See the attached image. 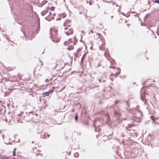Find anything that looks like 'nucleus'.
<instances>
[{
    "instance_id": "nucleus-47",
    "label": "nucleus",
    "mask_w": 159,
    "mask_h": 159,
    "mask_svg": "<svg viewBox=\"0 0 159 159\" xmlns=\"http://www.w3.org/2000/svg\"><path fill=\"white\" fill-rule=\"evenodd\" d=\"M81 0L83 1H86V2H87L89 1V0Z\"/></svg>"
},
{
    "instance_id": "nucleus-9",
    "label": "nucleus",
    "mask_w": 159,
    "mask_h": 159,
    "mask_svg": "<svg viewBox=\"0 0 159 159\" xmlns=\"http://www.w3.org/2000/svg\"><path fill=\"white\" fill-rule=\"evenodd\" d=\"M105 116L107 117L106 119V123L107 125L109 124V125L112 124V122L111 121V118L109 114L107 113L105 114Z\"/></svg>"
},
{
    "instance_id": "nucleus-16",
    "label": "nucleus",
    "mask_w": 159,
    "mask_h": 159,
    "mask_svg": "<svg viewBox=\"0 0 159 159\" xmlns=\"http://www.w3.org/2000/svg\"><path fill=\"white\" fill-rule=\"evenodd\" d=\"M94 130L95 132H99L101 130V129L99 128V126H98L96 128H95Z\"/></svg>"
},
{
    "instance_id": "nucleus-57",
    "label": "nucleus",
    "mask_w": 159,
    "mask_h": 159,
    "mask_svg": "<svg viewBox=\"0 0 159 159\" xmlns=\"http://www.w3.org/2000/svg\"><path fill=\"white\" fill-rule=\"evenodd\" d=\"M28 104H29V105L30 106H31V103H28Z\"/></svg>"
},
{
    "instance_id": "nucleus-63",
    "label": "nucleus",
    "mask_w": 159,
    "mask_h": 159,
    "mask_svg": "<svg viewBox=\"0 0 159 159\" xmlns=\"http://www.w3.org/2000/svg\"><path fill=\"white\" fill-rule=\"evenodd\" d=\"M32 143H34V141H32Z\"/></svg>"
},
{
    "instance_id": "nucleus-40",
    "label": "nucleus",
    "mask_w": 159,
    "mask_h": 159,
    "mask_svg": "<svg viewBox=\"0 0 159 159\" xmlns=\"http://www.w3.org/2000/svg\"><path fill=\"white\" fill-rule=\"evenodd\" d=\"M121 137H125V135L123 134H122L120 135Z\"/></svg>"
},
{
    "instance_id": "nucleus-46",
    "label": "nucleus",
    "mask_w": 159,
    "mask_h": 159,
    "mask_svg": "<svg viewBox=\"0 0 159 159\" xmlns=\"http://www.w3.org/2000/svg\"><path fill=\"white\" fill-rule=\"evenodd\" d=\"M22 117V118L23 119H24V118H25V116H21Z\"/></svg>"
},
{
    "instance_id": "nucleus-34",
    "label": "nucleus",
    "mask_w": 159,
    "mask_h": 159,
    "mask_svg": "<svg viewBox=\"0 0 159 159\" xmlns=\"http://www.w3.org/2000/svg\"><path fill=\"white\" fill-rule=\"evenodd\" d=\"M82 49V48H79L77 50V52H78L80 51Z\"/></svg>"
},
{
    "instance_id": "nucleus-38",
    "label": "nucleus",
    "mask_w": 159,
    "mask_h": 159,
    "mask_svg": "<svg viewBox=\"0 0 159 159\" xmlns=\"http://www.w3.org/2000/svg\"><path fill=\"white\" fill-rule=\"evenodd\" d=\"M23 113V112H22V111H21L20 113L18 115V116H20V115H22V113Z\"/></svg>"
},
{
    "instance_id": "nucleus-59",
    "label": "nucleus",
    "mask_w": 159,
    "mask_h": 159,
    "mask_svg": "<svg viewBox=\"0 0 159 159\" xmlns=\"http://www.w3.org/2000/svg\"><path fill=\"white\" fill-rule=\"evenodd\" d=\"M150 102L151 104V105H153V104H152V103H151V102Z\"/></svg>"
},
{
    "instance_id": "nucleus-64",
    "label": "nucleus",
    "mask_w": 159,
    "mask_h": 159,
    "mask_svg": "<svg viewBox=\"0 0 159 159\" xmlns=\"http://www.w3.org/2000/svg\"><path fill=\"white\" fill-rule=\"evenodd\" d=\"M2 100H0V102H2Z\"/></svg>"
},
{
    "instance_id": "nucleus-29",
    "label": "nucleus",
    "mask_w": 159,
    "mask_h": 159,
    "mask_svg": "<svg viewBox=\"0 0 159 159\" xmlns=\"http://www.w3.org/2000/svg\"><path fill=\"white\" fill-rule=\"evenodd\" d=\"M47 12L46 11H44L42 12V15H44L45 14L47 13Z\"/></svg>"
},
{
    "instance_id": "nucleus-4",
    "label": "nucleus",
    "mask_w": 159,
    "mask_h": 159,
    "mask_svg": "<svg viewBox=\"0 0 159 159\" xmlns=\"http://www.w3.org/2000/svg\"><path fill=\"white\" fill-rule=\"evenodd\" d=\"M33 112L31 111L30 112H28V114H26L25 116L26 119L25 120L26 122H30V121L31 120V119L33 118L34 114H33Z\"/></svg>"
},
{
    "instance_id": "nucleus-42",
    "label": "nucleus",
    "mask_w": 159,
    "mask_h": 159,
    "mask_svg": "<svg viewBox=\"0 0 159 159\" xmlns=\"http://www.w3.org/2000/svg\"><path fill=\"white\" fill-rule=\"evenodd\" d=\"M68 42H65L64 43V44L65 45H68L69 44V43H68Z\"/></svg>"
},
{
    "instance_id": "nucleus-11",
    "label": "nucleus",
    "mask_w": 159,
    "mask_h": 159,
    "mask_svg": "<svg viewBox=\"0 0 159 159\" xmlns=\"http://www.w3.org/2000/svg\"><path fill=\"white\" fill-rule=\"evenodd\" d=\"M74 41L73 42L72 41V39H69V41L72 44L68 48V49L69 50H72L74 48V46H73V45H75V43L77 42V40L76 39L75 37L74 38Z\"/></svg>"
},
{
    "instance_id": "nucleus-17",
    "label": "nucleus",
    "mask_w": 159,
    "mask_h": 159,
    "mask_svg": "<svg viewBox=\"0 0 159 159\" xmlns=\"http://www.w3.org/2000/svg\"><path fill=\"white\" fill-rule=\"evenodd\" d=\"M63 63L62 61H57L56 62V66H58L61 65L60 64H63Z\"/></svg>"
},
{
    "instance_id": "nucleus-21",
    "label": "nucleus",
    "mask_w": 159,
    "mask_h": 159,
    "mask_svg": "<svg viewBox=\"0 0 159 159\" xmlns=\"http://www.w3.org/2000/svg\"><path fill=\"white\" fill-rule=\"evenodd\" d=\"M79 154L77 152H75V153H74V157L76 158L78 157H79Z\"/></svg>"
},
{
    "instance_id": "nucleus-39",
    "label": "nucleus",
    "mask_w": 159,
    "mask_h": 159,
    "mask_svg": "<svg viewBox=\"0 0 159 159\" xmlns=\"http://www.w3.org/2000/svg\"><path fill=\"white\" fill-rule=\"evenodd\" d=\"M66 152V153L67 154H68L69 155H70L71 154V151H69L68 153H67V152Z\"/></svg>"
},
{
    "instance_id": "nucleus-15",
    "label": "nucleus",
    "mask_w": 159,
    "mask_h": 159,
    "mask_svg": "<svg viewBox=\"0 0 159 159\" xmlns=\"http://www.w3.org/2000/svg\"><path fill=\"white\" fill-rule=\"evenodd\" d=\"M71 24L70 20H66L64 24V26H68L70 27L71 26Z\"/></svg>"
},
{
    "instance_id": "nucleus-53",
    "label": "nucleus",
    "mask_w": 159,
    "mask_h": 159,
    "mask_svg": "<svg viewBox=\"0 0 159 159\" xmlns=\"http://www.w3.org/2000/svg\"><path fill=\"white\" fill-rule=\"evenodd\" d=\"M42 131V130H41V131H40V132H37V133H38V134H39Z\"/></svg>"
},
{
    "instance_id": "nucleus-60",
    "label": "nucleus",
    "mask_w": 159,
    "mask_h": 159,
    "mask_svg": "<svg viewBox=\"0 0 159 159\" xmlns=\"http://www.w3.org/2000/svg\"><path fill=\"white\" fill-rule=\"evenodd\" d=\"M129 152V153H131V152H132V151H130V152Z\"/></svg>"
},
{
    "instance_id": "nucleus-54",
    "label": "nucleus",
    "mask_w": 159,
    "mask_h": 159,
    "mask_svg": "<svg viewBox=\"0 0 159 159\" xmlns=\"http://www.w3.org/2000/svg\"><path fill=\"white\" fill-rule=\"evenodd\" d=\"M127 26H128V27H129V25H129V24H127Z\"/></svg>"
},
{
    "instance_id": "nucleus-30",
    "label": "nucleus",
    "mask_w": 159,
    "mask_h": 159,
    "mask_svg": "<svg viewBox=\"0 0 159 159\" xmlns=\"http://www.w3.org/2000/svg\"><path fill=\"white\" fill-rule=\"evenodd\" d=\"M95 122L94 121L93 123V124H92V126H93V127H94V128L95 129V128H96V125L94 123H95Z\"/></svg>"
},
{
    "instance_id": "nucleus-31",
    "label": "nucleus",
    "mask_w": 159,
    "mask_h": 159,
    "mask_svg": "<svg viewBox=\"0 0 159 159\" xmlns=\"http://www.w3.org/2000/svg\"><path fill=\"white\" fill-rule=\"evenodd\" d=\"M117 122L118 123H120L121 122V120L117 118Z\"/></svg>"
},
{
    "instance_id": "nucleus-24",
    "label": "nucleus",
    "mask_w": 159,
    "mask_h": 159,
    "mask_svg": "<svg viewBox=\"0 0 159 159\" xmlns=\"http://www.w3.org/2000/svg\"><path fill=\"white\" fill-rule=\"evenodd\" d=\"M110 61L112 65H114L116 64V63L114 61L112 60L111 61Z\"/></svg>"
},
{
    "instance_id": "nucleus-1",
    "label": "nucleus",
    "mask_w": 159,
    "mask_h": 159,
    "mask_svg": "<svg viewBox=\"0 0 159 159\" xmlns=\"http://www.w3.org/2000/svg\"><path fill=\"white\" fill-rule=\"evenodd\" d=\"M57 33L58 30L56 29L52 28L50 30L51 38L53 42L56 43H57L60 40Z\"/></svg>"
},
{
    "instance_id": "nucleus-10",
    "label": "nucleus",
    "mask_w": 159,
    "mask_h": 159,
    "mask_svg": "<svg viewBox=\"0 0 159 159\" xmlns=\"http://www.w3.org/2000/svg\"><path fill=\"white\" fill-rule=\"evenodd\" d=\"M110 72L115 74V75L117 76L120 74V70L119 69H112L110 70Z\"/></svg>"
},
{
    "instance_id": "nucleus-23",
    "label": "nucleus",
    "mask_w": 159,
    "mask_h": 159,
    "mask_svg": "<svg viewBox=\"0 0 159 159\" xmlns=\"http://www.w3.org/2000/svg\"><path fill=\"white\" fill-rule=\"evenodd\" d=\"M27 106V104L26 103H25V104H22V106L23 107V108L24 109H26L27 108L26 107V106Z\"/></svg>"
},
{
    "instance_id": "nucleus-43",
    "label": "nucleus",
    "mask_w": 159,
    "mask_h": 159,
    "mask_svg": "<svg viewBox=\"0 0 159 159\" xmlns=\"http://www.w3.org/2000/svg\"><path fill=\"white\" fill-rule=\"evenodd\" d=\"M54 9V7H51V11H52V12H53V11ZM53 12H54L53 11Z\"/></svg>"
},
{
    "instance_id": "nucleus-50",
    "label": "nucleus",
    "mask_w": 159,
    "mask_h": 159,
    "mask_svg": "<svg viewBox=\"0 0 159 159\" xmlns=\"http://www.w3.org/2000/svg\"><path fill=\"white\" fill-rule=\"evenodd\" d=\"M50 136V135L49 134H47V136L48 137V138Z\"/></svg>"
},
{
    "instance_id": "nucleus-26",
    "label": "nucleus",
    "mask_w": 159,
    "mask_h": 159,
    "mask_svg": "<svg viewBox=\"0 0 159 159\" xmlns=\"http://www.w3.org/2000/svg\"><path fill=\"white\" fill-rule=\"evenodd\" d=\"M16 150H15V149H14L13 151V155L14 156H15L16 155Z\"/></svg>"
},
{
    "instance_id": "nucleus-3",
    "label": "nucleus",
    "mask_w": 159,
    "mask_h": 159,
    "mask_svg": "<svg viewBox=\"0 0 159 159\" xmlns=\"http://www.w3.org/2000/svg\"><path fill=\"white\" fill-rule=\"evenodd\" d=\"M99 38L101 39V40L102 42V44L99 47V49L102 51L104 50L105 49V41L104 39L102 38V35L99 33H98L96 34Z\"/></svg>"
},
{
    "instance_id": "nucleus-44",
    "label": "nucleus",
    "mask_w": 159,
    "mask_h": 159,
    "mask_svg": "<svg viewBox=\"0 0 159 159\" xmlns=\"http://www.w3.org/2000/svg\"><path fill=\"white\" fill-rule=\"evenodd\" d=\"M43 136V139H46L47 138L46 136L45 135H44V134Z\"/></svg>"
},
{
    "instance_id": "nucleus-14",
    "label": "nucleus",
    "mask_w": 159,
    "mask_h": 159,
    "mask_svg": "<svg viewBox=\"0 0 159 159\" xmlns=\"http://www.w3.org/2000/svg\"><path fill=\"white\" fill-rule=\"evenodd\" d=\"M117 76L115 75V74L110 72L109 78L111 81H113L114 80V78L116 77Z\"/></svg>"
},
{
    "instance_id": "nucleus-12",
    "label": "nucleus",
    "mask_w": 159,
    "mask_h": 159,
    "mask_svg": "<svg viewBox=\"0 0 159 159\" xmlns=\"http://www.w3.org/2000/svg\"><path fill=\"white\" fill-rule=\"evenodd\" d=\"M53 92V90L52 89H50L48 92H46L42 93V96L43 97L48 96L50 94L52 93Z\"/></svg>"
},
{
    "instance_id": "nucleus-41",
    "label": "nucleus",
    "mask_w": 159,
    "mask_h": 159,
    "mask_svg": "<svg viewBox=\"0 0 159 159\" xmlns=\"http://www.w3.org/2000/svg\"><path fill=\"white\" fill-rule=\"evenodd\" d=\"M132 124H128V127H131L132 126Z\"/></svg>"
},
{
    "instance_id": "nucleus-2",
    "label": "nucleus",
    "mask_w": 159,
    "mask_h": 159,
    "mask_svg": "<svg viewBox=\"0 0 159 159\" xmlns=\"http://www.w3.org/2000/svg\"><path fill=\"white\" fill-rule=\"evenodd\" d=\"M82 118H84V120H86V121L82 120L81 122L82 124L83 125H85L87 126H88V120H89V116L87 113L86 111L85 110L81 111V115L80 116V119H81Z\"/></svg>"
},
{
    "instance_id": "nucleus-35",
    "label": "nucleus",
    "mask_w": 159,
    "mask_h": 159,
    "mask_svg": "<svg viewBox=\"0 0 159 159\" xmlns=\"http://www.w3.org/2000/svg\"><path fill=\"white\" fill-rule=\"evenodd\" d=\"M115 152L116 153V154L117 155L119 156V157H120V155L119 154V153L117 151V150H116L115 151Z\"/></svg>"
},
{
    "instance_id": "nucleus-28",
    "label": "nucleus",
    "mask_w": 159,
    "mask_h": 159,
    "mask_svg": "<svg viewBox=\"0 0 159 159\" xmlns=\"http://www.w3.org/2000/svg\"><path fill=\"white\" fill-rule=\"evenodd\" d=\"M120 102V100H116L115 101V104H116Z\"/></svg>"
},
{
    "instance_id": "nucleus-51",
    "label": "nucleus",
    "mask_w": 159,
    "mask_h": 159,
    "mask_svg": "<svg viewBox=\"0 0 159 159\" xmlns=\"http://www.w3.org/2000/svg\"><path fill=\"white\" fill-rule=\"evenodd\" d=\"M85 55H86V53L84 54L83 55V57H83V58H84V56H85Z\"/></svg>"
},
{
    "instance_id": "nucleus-25",
    "label": "nucleus",
    "mask_w": 159,
    "mask_h": 159,
    "mask_svg": "<svg viewBox=\"0 0 159 159\" xmlns=\"http://www.w3.org/2000/svg\"><path fill=\"white\" fill-rule=\"evenodd\" d=\"M2 158V159H11L10 157H6V156H3Z\"/></svg>"
},
{
    "instance_id": "nucleus-27",
    "label": "nucleus",
    "mask_w": 159,
    "mask_h": 159,
    "mask_svg": "<svg viewBox=\"0 0 159 159\" xmlns=\"http://www.w3.org/2000/svg\"><path fill=\"white\" fill-rule=\"evenodd\" d=\"M74 55L76 57H77L79 56L78 53L77 52L75 53Z\"/></svg>"
},
{
    "instance_id": "nucleus-19",
    "label": "nucleus",
    "mask_w": 159,
    "mask_h": 159,
    "mask_svg": "<svg viewBox=\"0 0 159 159\" xmlns=\"http://www.w3.org/2000/svg\"><path fill=\"white\" fill-rule=\"evenodd\" d=\"M78 118V114H77V113H76L75 114V119L76 122L77 121Z\"/></svg>"
},
{
    "instance_id": "nucleus-32",
    "label": "nucleus",
    "mask_w": 159,
    "mask_h": 159,
    "mask_svg": "<svg viewBox=\"0 0 159 159\" xmlns=\"http://www.w3.org/2000/svg\"><path fill=\"white\" fill-rule=\"evenodd\" d=\"M155 3H158L159 4V0H156L153 2Z\"/></svg>"
},
{
    "instance_id": "nucleus-52",
    "label": "nucleus",
    "mask_w": 159,
    "mask_h": 159,
    "mask_svg": "<svg viewBox=\"0 0 159 159\" xmlns=\"http://www.w3.org/2000/svg\"><path fill=\"white\" fill-rule=\"evenodd\" d=\"M153 116H150V118H151V119L152 120V117H153Z\"/></svg>"
},
{
    "instance_id": "nucleus-5",
    "label": "nucleus",
    "mask_w": 159,
    "mask_h": 159,
    "mask_svg": "<svg viewBox=\"0 0 159 159\" xmlns=\"http://www.w3.org/2000/svg\"><path fill=\"white\" fill-rule=\"evenodd\" d=\"M38 103L40 105L41 108H45L48 106L47 100H39L38 101Z\"/></svg>"
},
{
    "instance_id": "nucleus-37",
    "label": "nucleus",
    "mask_w": 159,
    "mask_h": 159,
    "mask_svg": "<svg viewBox=\"0 0 159 159\" xmlns=\"http://www.w3.org/2000/svg\"><path fill=\"white\" fill-rule=\"evenodd\" d=\"M108 139H107V140H109V139H110V138H111V135H110V134L108 136Z\"/></svg>"
},
{
    "instance_id": "nucleus-62",
    "label": "nucleus",
    "mask_w": 159,
    "mask_h": 159,
    "mask_svg": "<svg viewBox=\"0 0 159 159\" xmlns=\"http://www.w3.org/2000/svg\"><path fill=\"white\" fill-rule=\"evenodd\" d=\"M133 114V115H135V114L134 113H132Z\"/></svg>"
},
{
    "instance_id": "nucleus-8",
    "label": "nucleus",
    "mask_w": 159,
    "mask_h": 159,
    "mask_svg": "<svg viewBox=\"0 0 159 159\" xmlns=\"http://www.w3.org/2000/svg\"><path fill=\"white\" fill-rule=\"evenodd\" d=\"M116 109L114 108L113 113L114 116L119 117L121 116L120 109L119 108H117Z\"/></svg>"
},
{
    "instance_id": "nucleus-33",
    "label": "nucleus",
    "mask_w": 159,
    "mask_h": 159,
    "mask_svg": "<svg viewBox=\"0 0 159 159\" xmlns=\"http://www.w3.org/2000/svg\"><path fill=\"white\" fill-rule=\"evenodd\" d=\"M4 143L6 144L7 145H8V144H11V142H9L8 143H6L5 142H4Z\"/></svg>"
},
{
    "instance_id": "nucleus-48",
    "label": "nucleus",
    "mask_w": 159,
    "mask_h": 159,
    "mask_svg": "<svg viewBox=\"0 0 159 159\" xmlns=\"http://www.w3.org/2000/svg\"><path fill=\"white\" fill-rule=\"evenodd\" d=\"M113 108H114V107L113 106H110L109 107V108H113Z\"/></svg>"
},
{
    "instance_id": "nucleus-13",
    "label": "nucleus",
    "mask_w": 159,
    "mask_h": 159,
    "mask_svg": "<svg viewBox=\"0 0 159 159\" xmlns=\"http://www.w3.org/2000/svg\"><path fill=\"white\" fill-rule=\"evenodd\" d=\"M130 111H132V112H133V111H137L138 112L140 113V117H142L143 116V113L142 111H141L138 110V109H136L135 108H132L130 109Z\"/></svg>"
},
{
    "instance_id": "nucleus-49",
    "label": "nucleus",
    "mask_w": 159,
    "mask_h": 159,
    "mask_svg": "<svg viewBox=\"0 0 159 159\" xmlns=\"http://www.w3.org/2000/svg\"><path fill=\"white\" fill-rule=\"evenodd\" d=\"M2 137L3 139H4V135H2Z\"/></svg>"
},
{
    "instance_id": "nucleus-45",
    "label": "nucleus",
    "mask_w": 159,
    "mask_h": 159,
    "mask_svg": "<svg viewBox=\"0 0 159 159\" xmlns=\"http://www.w3.org/2000/svg\"><path fill=\"white\" fill-rule=\"evenodd\" d=\"M134 135H133V136H135V137H136L137 136V133H134Z\"/></svg>"
},
{
    "instance_id": "nucleus-18",
    "label": "nucleus",
    "mask_w": 159,
    "mask_h": 159,
    "mask_svg": "<svg viewBox=\"0 0 159 159\" xmlns=\"http://www.w3.org/2000/svg\"><path fill=\"white\" fill-rule=\"evenodd\" d=\"M142 100L143 101H145L144 102V104L147 105V107H146V108H147V109L148 110V111H149L148 106H149V105L148 103L147 104V102H148L147 101H148V100Z\"/></svg>"
},
{
    "instance_id": "nucleus-61",
    "label": "nucleus",
    "mask_w": 159,
    "mask_h": 159,
    "mask_svg": "<svg viewBox=\"0 0 159 159\" xmlns=\"http://www.w3.org/2000/svg\"><path fill=\"white\" fill-rule=\"evenodd\" d=\"M15 140H13L12 141V142H15Z\"/></svg>"
},
{
    "instance_id": "nucleus-55",
    "label": "nucleus",
    "mask_w": 159,
    "mask_h": 159,
    "mask_svg": "<svg viewBox=\"0 0 159 159\" xmlns=\"http://www.w3.org/2000/svg\"><path fill=\"white\" fill-rule=\"evenodd\" d=\"M10 104L9 103H7V106L9 107Z\"/></svg>"
},
{
    "instance_id": "nucleus-22",
    "label": "nucleus",
    "mask_w": 159,
    "mask_h": 159,
    "mask_svg": "<svg viewBox=\"0 0 159 159\" xmlns=\"http://www.w3.org/2000/svg\"><path fill=\"white\" fill-rule=\"evenodd\" d=\"M124 102L125 103L126 105L127 106V107L128 108H129V104L128 101H126L125 100H124Z\"/></svg>"
},
{
    "instance_id": "nucleus-20",
    "label": "nucleus",
    "mask_w": 159,
    "mask_h": 159,
    "mask_svg": "<svg viewBox=\"0 0 159 159\" xmlns=\"http://www.w3.org/2000/svg\"><path fill=\"white\" fill-rule=\"evenodd\" d=\"M21 76L20 75H18L16 77V81H19L21 80Z\"/></svg>"
},
{
    "instance_id": "nucleus-7",
    "label": "nucleus",
    "mask_w": 159,
    "mask_h": 159,
    "mask_svg": "<svg viewBox=\"0 0 159 159\" xmlns=\"http://www.w3.org/2000/svg\"><path fill=\"white\" fill-rule=\"evenodd\" d=\"M65 32L67 35H69L70 34H72L74 33L73 29L72 28L68 29V28H65Z\"/></svg>"
},
{
    "instance_id": "nucleus-6",
    "label": "nucleus",
    "mask_w": 159,
    "mask_h": 159,
    "mask_svg": "<svg viewBox=\"0 0 159 159\" xmlns=\"http://www.w3.org/2000/svg\"><path fill=\"white\" fill-rule=\"evenodd\" d=\"M55 16V13L52 12V13L51 11H49L48 16L45 17L46 19L49 21H50L54 18V16Z\"/></svg>"
},
{
    "instance_id": "nucleus-56",
    "label": "nucleus",
    "mask_w": 159,
    "mask_h": 159,
    "mask_svg": "<svg viewBox=\"0 0 159 159\" xmlns=\"http://www.w3.org/2000/svg\"><path fill=\"white\" fill-rule=\"evenodd\" d=\"M136 106H137V108H139V106L137 105Z\"/></svg>"
},
{
    "instance_id": "nucleus-58",
    "label": "nucleus",
    "mask_w": 159,
    "mask_h": 159,
    "mask_svg": "<svg viewBox=\"0 0 159 159\" xmlns=\"http://www.w3.org/2000/svg\"><path fill=\"white\" fill-rule=\"evenodd\" d=\"M91 32L92 33H93V31L92 30H91Z\"/></svg>"
},
{
    "instance_id": "nucleus-36",
    "label": "nucleus",
    "mask_w": 159,
    "mask_h": 159,
    "mask_svg": "<svg viewBox=\"0 0 159 159\" xmlns=\"http://www.w3.org/2000/svg\"><path fill=\"white\" fill-rule=\"evenodd\" d=\"M111 124H110L109 125V124L107 125H108V126L110 128H112V127L111 126Z\"/></svg>"
}]
</instances>
